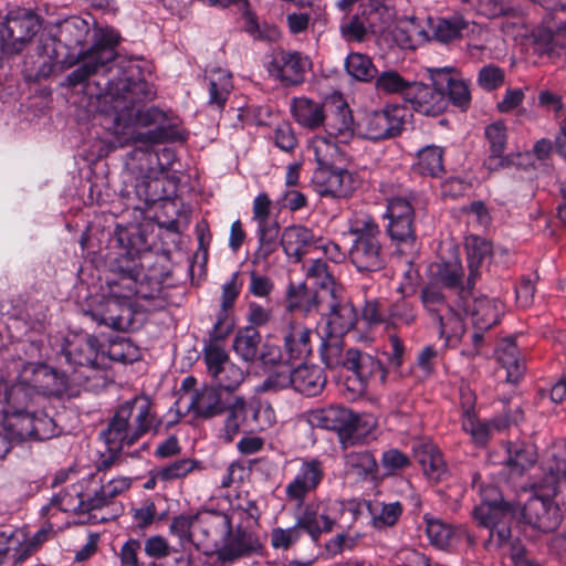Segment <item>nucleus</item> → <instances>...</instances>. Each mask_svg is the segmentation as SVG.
Here are the masks:
<instances>
[{
  "instance_id": "nucleus-55",
  "label": "nucleus",
  "mask_w": 566,
  "mask_h": 566,
  "mask_svg": "<svg viewBox=\"0 0 566 566\" xmlns=\"http://www.w3.org/2000/svg\"><path fill=\"white\" fill-rule=\"evenodd\" d=\"M318 297L322 296L307 289L304 283L291 285L289 289V307L311 313L316 310Z\"/></svg>"
},
{
  "instance_id": "nucleus-16",
  "label": "nucleus",
  "mask_w": 566,
  "mask_h": 566,
  "mask_svg": "<svg viewBox=\"0 0 566 566\" xmlns=\"http://www.w3.org/2000/svg\"><path fill=\"white\" fill-rule=\"evenodd\" d=\"M311 69L310 56L296 51H277L266 65L269 74L284 85L302 83Z\"/></svg>"
},
{
  "instance_id": "nucleus-37",
  "label": "nucleus",
  "mask_w": 566,
  "mask_h": 566,
  "mask_svg": "<svg viewBox=\"0 0 566 566\" xmlns=\"http://www.w3.org/2000/svg\"><path fill=\"white\" fill-rule=\"evenodd\" d=\"M310 329L301 324L291 326L289 333L284 336V353L286 359L302 360L311 353Z\"/></svg>"
},
{
  "instance_id": "nucleus-21",
  "label": "nucleus",
  "mask_w": 566,
  "mask_h": 566,
  "mask_svg": "<svg viewBox=\"0 0 566 566\" xmlns=\"http://www.w3.org/2000/svg\"><path fill=\"white\" fill-rule=\"evenodd\" d=\"M66 363L81 367H94L103 353L98 340L88 334H74L66 339L62 349Z\"/></svg>"
},
{
  "instance_id": "nucleus-1",
  "label": "nucleus",
  "mask_w": 566,
  "mask_h": 566,
  "mask_svg": "<svg viewBox=\"0 0 566 566\" xmlns=\"http://www.w3.org/2000/svg\"><path fill=\"white\" fill-rule=\"evenodd\" d=\"M260 511L245 494L229 501L224 511L205 510L196 514H180L169 524V534L187 551L193 547L203 555L229 565L256 549L252 528L258 525Z\"/></svg>"
},
{
  "instance_id": "nucleus-33",
  "label": "nucleus",
  "mask_w": 566,
  "mask_h": 566,
  "mask_svg": "<svg viewBox=\"0 0 566 566\" xmlns=\"http://www.w3.org/2000/svg\"><path fill=\"white\" fill-rule=\"evenodd\" d=\"M426 531L430 543L440 549L452 548L467 536L463 527H453L434 518L427 520Z\"/></svg>"
},
{
  "instance_id": "nucleus-31",
  "label": "nucleus",
  "mask_w": 566,
  "mask_h": 566,
  "mask_svg": "<svg viewBox=\"0 0 566 566\" xmlns=\"http://www.w3.org/2000/svg\"><path fill=\"white\" fill-rule=\"evenodd\" d=\"M132 485V479L129 476H116L106 482H101L94 475V484L92 486L93 500L92 504L96 507V511L108 506L113 499L122 495Z\"/></svg>"
},
{
  "instance_id": "nucleus-57",
  "label": "nucleus",
  "mask_w": 566,
  "mask_h": 566,
  "mask_svg": "<svg viewBox=\"0 0 566 566\" xmlns=\"http://www.w3.org/2000/svg\"><path fill=\"white\" fill-rule=\"evenodd\" d=\"M304 269L307 279L314 280L315 284L319 285L323 291H327L331 296H334L335 282L325 262L321 259L310 260L304 263Z\"/></svg>"
},
{
  "instance_id": "nucleus-24",
  "label": "nucleus",
  "mask_w": 566,
  "mask_h": 566,
  "mask_svg": "<svg viewBox=\"0 0 566 566\" xmlns=\"http://www.w3.org/2000/svg\"><path fill=\"white\" fill-rule=\"evenodd\" d=\"M32 554L29 534L23 528L0 531V566L6 563L18 564Z\"/></svg>"
},
{
  "instance_id": "nucleus-34",
  "label": "nucleus",
  "mask_w": 566,
  "mask_h": 566,
  "mask_svg": "<svg viewBox=\"0 0 566 566\" xmlns=\"http://www.w3.org/2000/svg\"><path fill=\"white\" fill-rule=\"evenodd\" d=\"M360 9L371 33H382L395 22V8L387 2H363Z\"/></svg>"
},
{
  "instance_id": "nucleus-44",
  "label": "nucleus",
  "mask_w": 566,
  "mask_h": 566,
  "mask_svg": "<svg viewBox=\"0 0 566 566\" xmlns=\"http://www.w3.org/2000/svg\"><path fill=\"white\" fill-rule=\"evenodd\" d=\"M470 27L468 20L457 14L450 18L439 19L433 25V34L438 41L447 43L468 33L471 30Z\"/></svg>"
},
{
  "instance_id": "nucleus-7",
  "label": "nucleus",
  "mask_w": 566,
  "mask_h": 566,
  "mask_svg": "<svg viewBox=\"0 0 566 566\" xmlns=\"http://www.w3.org/2000/svg\"><path fill=\"white\" fill-rule=\"evenodd\" d=\"M348 232L355 237L349 249V259L359 272H376L386 264L380 242L381 232L374 219L366 213H356L349 219Z\"/></svg>"
},
{
  "instance_id": "nucleus-20",
  "label": "nucleus",
  "mask_w": 566,
  "mask_h": 566,
  "mask_svg": "<svg viewBox=\"0 0 566 566\" xmlns=\"http://www.w3.org/2000/svg\"><path fill=\"white\" fill-rule=\"evenodd\" d=\"M332 106L331 114L325 116V133L339 144H347L354 138V120L347 103L339 94H334L325 102Z\"/></svg>"
},
{
  "instance_id": "nucleus-40",
  "label": "nucleus",
  "mask_w": 566,
  "mask_h": 566,
  "mask_svg": "<svg viewBox=\"0 0 566 566\" xmlns=\"http://www.w3.org/2000/svg\"><path fill=\"white\" fill-rule=\"evenodd\" d=\"M90 34V24L86 20L72 17L66 19L60 25L59 41L70 50H76L77 46L86 41Z\"/></svg>"
},
{
  "instance_id": "nucleus-58",
  "label": "nucleus",
  "mask_w": 566,
  "mask_h": 566,
  "mask_svg": "<svg viewBox=\"0 0 566 566\" xmlns=\"http://www.w3.org/2000/svg\"><path fill=\"white\" fill-rule=\"evenodd\" d=\"M248 4V2H245ZM245 31L259 40L276 41L280 38V32L276 27L271 24H260L254 13H252L248 6H244L242 14Z\"/></svg>"
},
{
  "instance_id": "nucleus-26",
  "label": "nucleus",
  "mask_w": 566,
  "mask_h": 566,
  "mask_svg": "<svg viewBox=\"0 0 566 566\" xmlns=\"http://www.w3.org/2000/svg\"><path fill=\"white\" fill-rule=\"evenodd\" d=\"M223 410L226 418L217 436L221 442L230 443L241 430L250 429L248 401L243 397H235Z\"/></svg>"
},
{
  "instance_id": "nucleus-36",
  "label": "nucleus",
  "mask_w": 566,
  "mask_h": 566,
  "mask_svg": "<svg viewBox=\"0 0 566 566\" xmlns=\"http://www.w3.org/2000/svg\"><path fill=\"white\" fill-rule=\"evenodd\" d=\"M415 455L428 479L438 481L444 476L446 464L436 446L421 443L415 448Z\"/></svg>"
},
{
  "instance_id": "nucleus-14",
  "label": "nucleus",
  "mask_w": 566,
  "mask_h": 566,
  "mask_svg": "<svg viewBox=\"0 0 566 566\" xmlns=\"http://www.w3.org/2000/svg\"><path fill=\"white\" fill-rule=\"evenodd\" d=\"M314 190L324 197L346 198L359 186L357 176L344 168L333 166L317 167L312 177Z\"/></svg>"
},
{
  "instance_id": "nucleus-46",
  "label": "nucleus",
  "mask_w": 566,
  "mask_h": 566,
  "mask_svg": "<svg viewBox=\"0 0 566 566\" xmlns=\"http://www.w3.org/2000/svg\"><path fill=\"white\" fill-rule=\"evenodd\" d=\"M251 431H264L276 423L275 411L268 401L252 399L248 402Z\"/></svg>"
},
{
  "instance_id": "nucleus-39",
  "label": "nucleus",
  "mask_w": 566,
  "mask_h": 566,
  "mask_svg": "<svg viewBox=\"0 0 566 566\" xmlns=\"http://www.w3.org/2000/svg\"><path fill=\"white\" fill-rule=\"evenodd\" d=\"M496 356L499 363L506 369V380L517 382L525 367L515 343L512 339L503 340L496 349Z\"/></svg>"
},
{
  "instance_id": "nucleus-13",
  "label": "nucleus",
  "mask_w": 566,
  "mask_h": 566,
  "mask_svg": "<svg viewBox=\"0 0 566 566\" xmlns=\"http://www.w3.org/2000/svg\"><path fill=\"white\" fill-rule=\"evenodd\" d=\"M39 29L40 21L34 13H10L6 20L0 21V51L8 54L19 53Z\"/></svg>"
},
{
  "instance_id": "nucleus-28",
  "label": "nucleus",
  "mask_w": 566,
  "mask_h": 566,
  "mask_svg": "<svg viewBox=\"0 0 566 566\" xmlns=\"http://www.w3.org/2000/svg\"><path fill=\"white\" fill-rule=\"evenodd\" d=\"M316 238L312 230L303 226L286 227L281 235L280 243L287 258L295 262L311 249H314Z\"/></svg>"
},
{
  "instance_id": "nucleus-64",
  "label": "nucleus",
  "mask_w": 566,
  "mask_h": 566,
  "mask_svg": "<svg viewBox=\"0 0 566 566\" xmlns=\"http://www.w3.org/2000/svg\"><path fill=\"white\" fill-rule=\"evenodd\" d=\"M392 34L397 42L405 48H409L413 46L416 36L422 35V31L416 24L413 19H405L398 21L392 30Z\"/></svg>"
},
{
  "instance_id": "nucleus-22",
  "label": "nucleus",
  "mask_w": 566,
  "mask_h": 566,
  "mask_svg": "<svg viewBox=\"0 0 566 566\" xmlns=\"http://www.w3.org/2000/svg\"><path fill=\"white\" fill-rule=\"evenodd\" d=\"M415 82L410 93H407L409 102L416 112L427 116H437L448 106V97L442 87Z\"/></svg>"
},
{
  "instance_id": "nucleus-43",
  "label": "nucleus",
  "mask_w": 566,
  "mask_h": 566,
  "mask_svg": "<svg viewBox=\"0 0 566 566\" xmlns=\"http://www.w3.org/2000/svg\"><path fill=\"white\" fill-rule=\"evenodd\" d=\"M485 137L490 144L491 156L485 165L489 169H496L503 165L502 154L506 144V127L502 122H495L485 128Z\"/></svg>"
},
{
  "instance_id": "nucleus-62",
  "label": "nucleus",
  "mask_w": 566,
  "mask_h": 566,
  "mask_svg": "<svg viewBox=\"0 0 566 566\" xmlns=\"http://www.w3.org/2000/svg\"><path fill=\"white\" fill-rule=\"evenodd\" d=\"M198 463L191 459H180L166 467L156 470V476L163 482L186 478L191 473Z\"/></svg>"
},
{
  "instance_id": "nucleus-9",
  "label": "nucleus",
  "mask_w": 566,
  "mask_h": 566,
  "mask_svg": "<svg viewBox=\"0 0 566 566\" xmlns=\"http://www.w3.org/2000/svg\"><path fill=\"white\" fill-rule=\"evenodd\" d=\"M480 495L481 503L474 509V518L489 528L491 538L496 537L497 545H502L511 537L509 522L515 511L503 502L500 490L494 485L481 486Z\"/></svg>"
},
{
  "instance_id": "nucleus-27",
  "label": "nucleus",
  "mask_w": 566,
  "mask_h": 566,
  "mask_svg": "<svg viewBox=\"0 0 566 566\" xmlns=\"http://www.w3.org/2000/svg\"><path fill=\"white\" fill-rule=\"evenodd\" d=\"M503 313V306L496 298H490L482 296L479 298H471L467 303V313L461 312V315L471 316L472 324L479 331H485L495 325L501 314Z\"/></svg>"
},
{
  "instance_id": "nucleus-19",
  "label": "nucleus",
  "mask_w": 566,
  "mask_h": 566,
  "mask_svg": "<svg viewBox=\"0 0 566 566\" xmlns=\"http://www.w3.org/2000/svg\"><path fill=\"white\" fill-rule=\"evenodd\" d=\"M323 476L324 469L318 460L302 461L295 476L285 488L287 500L301 505L306 495L316 490Z\"/></svg>"
},
{
  "instance_id": "nucleus-54",
  "label": "nucleus",
  "mask_w": 566,
  "mask_h": 566,
  "mask_svg": "<svg viewBox=\"0 0 566 566\" xmlns=\"http://www.w3.org/2000/svg\"><path fill=\"white\" fill-rule=\"evenodd\" d=\"M462 428L478 444H484L494 429H500L496 422H482L476 419L470 408L463 412Z\"/></svg>"
},
{
  "instance_id": "nucleus-47",
  "label": "nucleus",
  "mask_w": 566,
  "mask_h": 566,
  "mask_svg": "<svg viewBox=\"0 0 566 566\" xmlns=\"http://www.w3.org/2000/svg\"><path fill=\"white\" fill-rule=\"evenodd\" d=\"M376 88L384 94H399L407 101V93H410L411 85L415 82L406 80L395 70H387L379 73L376 77Z\"/></svg>"
},
{
  "instance_id": "nucleus-17",
  "label": "nucleus",
  "mask_w": 566,
  "mask_h": 566,
  "mask_svg": "<svg viewBox=\"0 0 566 566\" xmlns=\"http://www.w3.org/2000/svg\"><path fill=\"white\" fill-rule=\"evenodd\" d=\"M405 114L406 111L400 106L369 113L359 124V134L370 140L395 136L402 127Z\"/></svg>"
},
{
  "instance_id": "nucleus-8",
  "label": "nucleus",
  "mask_w": 566,
  "mask_h": 566,
  "mask_svg": "<svg viewBox=\"0 0 566 566\" xmlns=\"http://www.w3.org/2000/svg\"><path fill=\"white\" fill-rule=\"evenodd\" d=\"M119 34L113 28H95L93 31V45L87 51L80 50L76 55L67 56L64 64L73 65L81 61L82 65L74 70L66 78L69 86L82 84L90 75L115 59V46L119 42Z\"/></svg>"
},
{
  "instance_id": "nucleus-18",
  "label": "nucleus",
  "mask_w": 566,
  "mask_h": 566,
  "mask_svg": "<svg viewBox=\"0 0 566 566\" xmlns=\"http://www.w3.org/2000/svg\"><path fill=\"white\" fill-rule=\"evenodd\" d=\"M356 321L357 313L354 305L346 298H336L335 291L329 312L322 317L317 329L322 336L340 337L354 327Z\"/></svg>"
},
{
  "instance_id": "nucleus-15",
  "label": "nucleus",
  "mask_w": 566,
  "mask_h": 566,
  "mask_svg": "<svg viewBox=\"0 0 566 566\" xmlns=\"http://www.w3.org/2000/svg\"><path fill=\"white\" fill-rule=\"evenodd\" d=\"M93 484L94 474L82 478L63 493L54 496L49 505L43 506V515H49L54 510L75 514L95 512L96 507L91 503L93 500V492L91 491Z\"/></svg>"
},
{
  "instance_id": "nucleus-56",
  "label": "nucleus",
  "mask_w": 566,
  "mask_h": 566,
  "mask_svg": "<svg viewBox=\"0 0 566 566\" xmlns=\"http://www.w3.org/2000/svg\"><path fill=\"white\" fill-rule=\"evenodd\" d=\"M289 387L293 388L292 368L287 364H281L260 386L255 388V391L276 392Z\"/></svg>"
},
{
  "instance_id": "nucleus-3",
  "label": "nucleus",
  "mask_w": 566,
  "mask_h": 566,
  "mask_svg": "<svg viewBox=\"0 0 566 566\" xmlns=\"http://www.w3.org/2000/svg\"><path fill=\"white\" fill-rule=\"evenodd\" d=\"M164 114L155 107L137 108L135 104L125 105L114 120L113 134L115 147L129 143L140 144L126 163V167L138 175L143 182L158 179L170 166L174 153L165 148L163 153L150 151V146L164 140Z\"/></svg>"
},
{
  "instance_id": "nucleus-25",
  "label": "nucleus",
  "mask_w": 566,
  "mask_h": 566,
  "mask_svg": "<svg viewBox=\"0 0 566 566\" xmlns=\"http://www.w3.org/2000/svg\"><path fill=\"white\" fill-rule=\"evenodd\" d=\"M308 421L313 427L337 431L342 440H349L353 413L345 407L333 406L315 410L310 415Z\"/></svg>"
},
{
  "instance_id": "nucleus-52",
  "label": "nucleus",
  "mask_w": 566,
  "mask_h": 566,
  "mask_svg": "<svg viewBox=\"0 0 566 566\" xmlns=\"http://www.w3.org/2000/svg\"><path fill=\"white\" fill-rule=\"evenodd\" d=\"M373 525L376 528H384L396 524L402 513L399 502L382 503L376 502L368 505Z\"/></svg>"
},
{
  "instance_id": "nucleus-61",
  "label": "nucleus",
  "mask_w": 566,
  "mask_h": 566,
  "mask_svg": "<svg viewBox=\"0 0 566 566\" xmlns=\"http://www.w3.org/2000/svg\"><path fill=\"white\" fill-rule=\"evenodd\" d=\"M214 384L224 390L237 389L244 379V371L233 363L223 365L216 374L211 375Z\"/></svg>"
},
{
  "instance_id": "nucleus-30",
  "label": "nucleus",
  "mask_w": 566,
  "mask_h": 566,
  "mask_svg": "<svg viewBox=\"0 0 566 566\" xmlns=\"http://www.w3.org/2000/svg\"><path fill=\"white\" fill-rule=\"evenodd\" d=\"M437 268L438 280L447 287L458 289L461 302L467 304L473 286L468 285V280L464 282L463 268L460 260L454 256L449 261H442Z\"/></svg>"
},
{
  "instance_id": "nucleus-38",
  "label": "nucleus",
  "mask_w": 566,
  "mask_h": 566,
  "mask_svg": "<svg viewBox=\"0 0 566 566\" xmlns=\"http://www.w3.org/2000/svg\"><path fill=\"white\" fill-rule=\"evenodd\" d=\"M292 114L295 120L307 128H316L324 123V106L307 97H296L292 101Z\"/></svg>"
},
{
  "instance_id": "nucleus-42",
  "label": "nucleus",
  "mask_w": 566,
  "mask_h": 566,
  "mask_svg": "<svg viewBox=\"0 0 566 566\" xmlns=\"http://www.w3.org/2000/svg\"><path fill=\"white\" fill-rule=\"evenodd\" d=\"M279 223L256 227L258 249L253 255L254 263L265 262L279 248Z\"/></svg>"
},
{
  "instance_id": "nucleus-5",
  "label": "nucleus",
  "mask_w": 566,
  "mask_h": 566,
  "mask_svg": "<svg viewBox=\"0 0 566 566\" xmlns=\"http://www.w3.org/2000/svg\"><path fill=\"white\" fill-rule=\"evenodd\" d=\"M160 420L153 411L148 397L137 396L118 407L107 430L105 442L109 450L129 447L150 430H155Z\"/></svg>"
},
{
  "instance_id": "nucleus-45",
  "label": "nucleus",
  "mask_w": 566,
  "mask_h": 566,
  "mask_svg": "<svg viewBox=\"0 0 566 566\" xmlns=\"http://www.w3.org/2000/svg\"><path fill=\"white\" fill-rule=\"evenodd\" d=\"M261 335L254 326L240 329L233 340V350L245 361H252L259 354Z\"/></svg>"
},
{
  "instance_id": "nucleus-4",
  "label": "nucleus",
  "mask_w": 566,
  "mask_h": 566,
  "mask_svg": "<svg viewBox=\"0 0 566 566\" xmlns=\"http://www.w3.org/2000/svg\"><path fill=\"white\" fill-rule=\"evenodd\" d=\"M549 457L556 464L555 468L552 464L546 467L544 479L536 485L542 494L531 496L521 511L523 521L542 533L556 531L563 518L562 510L552 501L551 493H555L558 483L566 480V442L556 444Z\"/></svg>"
},
{
  "instance_id": "nucleus-12",
  "label": "nucleus",
  "mask_w": 566,
  "mask_h": 566,
  "mask_svg": "<svg viewBox=\"0 0 566 566\" xmlns=\"http://www.w3.org/2000/svg\"><path fill=\"white\" fill-rule=\"evenodd\" d=\"M422 303L426 310L438 314L440 336L444 338L447 347H455L465 331L464 317L467 304L459 298L455 306L446 305L441 291L436 285H428L422 290Z\"/></svg>"
},
{
  "instance_id": "nucleus-6",
  "label": "nucleus",
  "mask_w": 566,
  "mask_h": 566,
  "mask_svg": "<svg viewBox=\"0 0 566 566\" xmlns=\"http://www.w3.org/2000/svg\"><path fill=\"white\" fill-rule=\"evenodd\" d=\"M142 273L136 269L123 271L117 280L108 283L105 296V312L101 314L99 323L114 329H125L132 322L133 298L148 295L140 281Z\"/></svg>"
},
{
  "instance_id": "nucleus-11",
  "label": "nucleus",
  "mask_w": 566,
  "mask_h": 566,
  "mask_svg": "<svg viewBox=\"0 0 566 566\" xmlns=\"http://www.w3.org/2000/svg\"><path fill=\"white\" fill-rule=\"evenodd\" d=\"M323 342L321 348L322 360L328 368L343 365L353 373L355 391H363L368 378L378 369V363L368 354H363L355 349L346 352L343 357L339 337H328Z\"/></svg>"
},
{
  "instance_id": "nucleus-35",
  "label": "nucleus",
  "mask_w": 566,
  "mask_h": 566,
  "mask_svg": "<svg viewBox=\"0 0 566 566\" xmlns=\"http://www.w3.org/2000/svg\"><path fill=\"white\" fill-rule=\"evenodd\" d=\"M465 250L469 269L468 285L473 286L484 261L492 252V247L485 239L471 235L467 238Z\"/></svg>"
},
{
  "instance_id": "nucleus-41",
  "label": "nucleus",
  "mask_w": 566,
  "mask_h": 566,
  "mask_svg": "<svg viewBox=\"0 0 566 566\" xmlns=\"http://www.w3.org/2000/svg\"><path fill=\"white\" fill-rule=\"evenodd\" d=\"M190 408L201 417H213L224 407L219 392L213 387H205L191 396Z\"/></svg>"
},
{
  "instance_id": "nucleus-48",
  "label": "nucleus",
  "mask_w": 566,
  "mask_h": 566,
  "mask_svg": "<svg viewBox=\"0 0 566 566\" xmlns=\"http://www.w3.org/2000/svg\"><path fill=\"white\" fill-rule=\"evenodd\" d=\"M209 82V102L218 107H222L232 90L230 73L221 67L213 69L210 71Z\"/></svg>"
},
{
  "instance_id": "nucleus-29",
  "label": "nucleus",
  "mask_w": 566,
  "mask_h": 566,
  "mask_svg": "<svg viewBox=\"0 0 566 566\" xmlns=\"http://www.w3.org/2000/svg\"><path fill=\"white\" fill-rule=\"evenodd\" d=\"M347 144H339L328 134L316 135L310 142V149L313 151L318 167L333 166L348 157Z\"/></svg>"
},
{
  "instance_id": "nucleus-60",
  "label": "nucleus",
  "mask_w": 566,
  "mask_h": 566,
  "mask_svg": "<svg viewBox=\"0 0 566 566\" xmlns=\"http://www.w3.org/2000/svg\"><path fill=\"white\" fill-rule=\"evenodd\" d=\"M303 527L297 525V521L291 527H274L270 534L271 545L274 549L287 551L293 547L301 538Z\"/></svg>"
},
{
  "instance_id": "nucleus-53",
  "label": "nucleus",
  "mask_w": 566,
  "mask_h": 566,
  "mask_svg": "<svg viewBox=\"0 0 566 566\" xmlns=\"http://www.w3.org/2000/svg\"><path fill=\"white\" fill-rule=\"evenodd\" d=\"M507 464L515 474L528 470L536 460V452L531 444L507 446Z\"/></svg>"
},
{
  "instance_id": "nucleus-59",
  "label": "nucleus",
  "mask_w": 566,
  "mask_h": 566,
  "mask_svg": "<svg viewBox=\"0 0 566 566\" xmlns=\"http://www.w3.org/2000/svg\"><path fill=\"white\" fill-rule=\"evenodd\" d=\"M119 84H122V88L124 91L123 94L114 96L113 93H109L114 102L113 108L115 111H118V113L120 112V109H123L120 107L122 103H128L133 105L135 102L140 101V98L138 97L139 94H143L145 98H149L153 95V92L150 90H146V82H135L133 84L127 85L123 83V81H119ZM102 97L106 99L108 97V94H105Z\"/></svg>"
},
{
  "instance_id": "nucleus-51",
  "label": "nucleus",
  "mask_w": 566,
  "mask_h": 566,
  "mask_svg": "<svg viewBox=\"0 0 566 566\" xmlns=\"http://www.w3.org/2000/svg\"><path fill=\"white\" fill-rule=\"evenodd\" d=\"M376 468V460L368 451L350 452L346 455V472L357 479L374 478Z\"/></svg>"
},
{
  "instance_id": "nucleus-2",
  "label": "nucleus",
  "mask_w": 566,
  "mask_h": 566,
  "mask_svg": "<svg viewBox=\"0 0 566 566\" xmlns=\"http://www.w3.org/2000/svg\"><path fill=\"white\" fill-rule=\"evenodd\" d=\"M67 377L64 373L44 364L13 360L0 374V394L4 399V415L9 426L18 437L50 439L56 434L53 419L39 409L45 395H61L66 390Z\"/></svg>"
},
{
  "instance_id": "nucleus-49",
  "label": "nucleus",
  "mask_w": 566,
  "mask_h": 566,
  "mask_svg": "<svg viewBox=\"0 0 566 566\" xmlns=\"http://www.w3.org/2000/svg\"><path fill=\"white\" fill-rule=\"evenodd\" d=\"M443 150L430 145L418 151L417 170L421 175L438 177L443 171Z\"/></svg>"
},
{
  "instance_id": "nucleus-32",
  "label": "nucleus",
  "mask_w": 566,
  "mask_h": 566,
  "mask_svg": "<svg viewBox=\"0 0 566 566\" xmlns=\"http://www.w3.org/2000/svg\"><path fill=\"white\" fill-rule=\"evenodd\" d=\"M292 379L294 390L306 396L318 395L326 384L319 367L305 364L292 369Z\"/></svg>"
},
{
  "instance_id": "nucleus-10",
  "label": "nucleus",
  "mask_w": 566,
  "mask_h": 566,
  "mask_svg": "<svg viewBox=\"0 0 566 566\" xmlns=\"http://www.w3.org/2000/svg\"><path fill=\"white\" fill-rule=\"evenodd\" d=\"M356 512L354 503L346 504L338 500L310 503L297 516V525H301L313 541H317L322 534L332 532L334 526L343 521L346 513H349L350 521H354Z\"/></svg>"
},
{
  "instance_id": "nucleus-50",
  "label": "nucleus",
  "mask_w": 566,
  "mask_h": 566,
  "mask_svg": "<svg viewBox=\"0 0 566 566\" xmlns=\"http://www.w3.org/2000/svg\"><path fill=\"white\" fill-rule=\"evenodd\" d=\"M345 69L353 78L361 82H369L377 75L371 59L363 53H349L345 60Z\"/></svg>"
},
{
  "instance_id": "nucleus-63",
  "label": "nucleus",
  "mask_w": 566,
  "mask_h": 566,
  "mask_svg": "<svg viewBox=\"0 0 566 566\" xmlns=\"http://www.w3.org/2000/svg\"><path fill=\"white\" fill-rule=\"evenodd\" d=\"M205 361L210 376L221 369L223 365L232 363L224 347L218 340H212L205 347Z\"/></svg>"
},
{
  "instance_id": "nucleus-23",
  "label": "nucleus",
  "mask_w": 566,
  "mask_h": 566,
  "mask_svg": "<svg viewBox=\"0 0 566 566\" xmlns=\"http://www.w3.org/2000/svg\"><path fill=\"white\" fill-rule=\"evenodd\" d=\"M434 85L448 90L449 99L458 107L467 108L471 101L468 82L452 67L428 69Z\"/></svg>"
}]
</instances>
